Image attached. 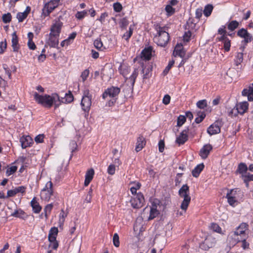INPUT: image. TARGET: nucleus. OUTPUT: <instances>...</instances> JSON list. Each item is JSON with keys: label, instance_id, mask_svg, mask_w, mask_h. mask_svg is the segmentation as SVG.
<instances>
[{"label": "nucleus", "instance_id": "f257e3e1", "mask_svg": "<svg viewBox=\"0 0 253 253\" xmlns=\"http://www.w3.org/2000/svg\"><path fill=\"white\" fill-rule=\"evenodd\" d=\"M34 96L38 103L47 108H50L54 104V107L56 108L60 105L58 101H60V97L56 93L52 94L51 95L47 94L41 95L36 92L34 94Z\"/></svg>", "mask_w": 253, "mask_h": 253}, {"label": "nucleus", "instance_id": "f03ea898", "mask_svg": "<svg viewBox=\"0 0 253 253\" xmlns=\"http://www.w3.org/2000/svg\"><path fill=\"white\" fill-rule=\"evenodd\" d=\"M156 30L157 34L154 37V41L158 45L165 46L169 41V34L164 30L163 27L157 26Z\"/></svg>", "mask_w": 253, "mask_h": 253}, {"label": "nucleus", "instance_id": "7ed1b4c3", "mask_svg": "<svg viewBox=\"0 0 253 253\" xmlns=\"http://www.w3.org/2000/svg\"><path fill=\"white\" fill-rule=\"evenodd\" d=\"M248 224L246 223H241L236 229V231L230 233L228 239L234 240L232 244L235 245L240 241V238L247 237L245 232L248 229Z\"/></svg>", "mask_w": 253, "mask_h": 253}, {"label": "nucleus", "instance_id": "20e7f679", "mask_svg": "<svg viewBox=\"0 0 253 253\" xmlns=\"http://www.w3.org/2000/svg\"><path fill=\"white\" fill-rule=\"evenodd\" d=\"M178 195L181 198H183L180 208L185 212L191 201L189 186L187 184L183 185L179 190Z\"/></svg>", "mask_w": 253, "mask_h": 253}, {"label": "nucleus", "instance_id": "39448f33", "mask_svg": "<svg viewBox=\"0 0 253 253\" xmlns=\"http://www.w3.org/2000/svg\"><path fill=\"white\" fill-rule=\"evenodd\" d=\"M52 197H55L53 190V184L51 181H48L45 187L42 190L41 198L42 200L48 202Z\"/></svg>", "mask_w": 253, "mask_h": 253}, {"label": "nucleus", "instance_id": "423d86ee", "mask_svg": "<svg viewBox=\"0 0 253 253\" xmlns=\"http://www.w3.org/2000/svg\"><path fill=\"white\" fill-rule=\"evenodd\" d=\"M59 1L56 0H50L46 3L42 9V14L44 16H48L50 13L58 5Z\"/></svg>", "mask_w": 253, "mask_h": 253}, {"label": "nucleus", "instance_id": "0eeeda50", "mask_svg": "<svg viewBox=\"0 0 253 253\" xmlns=\"http://www.w3.org/2000/svg\"><path fill=\"white\" fill-rule=\"evenodd\" d=\"M128 70L129 69L128 68H125L123 70L122 74L126 78V81L128 83H129L130 85L133 87L135 82V79L138 75V71L136 69H134L131 75L128 77L127 75Z\"/></svg>", "mask_w": 253, "mask_h": 253}, {"label": "nucleus", "instance_id": "6e6552de", "mask_svg": "<svg viewBox=\"0 0 253 253\" xmlns=\"http://www.w3.org/2000/svg\"><path fill=\"white\" fill-rule=\"evenodd\" d=\"M131 206L133 208L139 209L141 208L144 203V198L142 194L138 193L135 197L130 200Z\"/></svg>", "mask_w": 253, "mask_h": 253}, {"label": "nucleus", "instance_id": "1a4fd4ad", "mask_svg": "<svg viewBox=\"0 0 253 253\" xmlns=\"http://www.w3.org/2000/svg\"><path fill=\"white\" fill-rule=\"evenodd\" d=\"M216 243L215 239L211 236H208L204 241L200 245V248L204 250H208L214 246Z\"/></svg>", "mask_w": 253, "mask_h": 253}, {"label": "nucleus", "instance_id": "9d476101", "mask_svg": "<svg viewBox=\"0 0 253 253\" xmlns=\"http://www.w3.org/2000/svg\"><path fill=\"white\" fill-rule=\"evenodd\" d=\"M120 92V89L117 87L112 86L107 89L102 94L103 99H106L108 96L114 98L117 96Z\"/></svg>", "mask_w": 253, "mask_h": 253}, {"label": "nucleus", "instance_id": "9b49d317", "mask_svg": "<svg viewBox=\"0 0 253 253\" xmlns=\"http://www.w3.org/2000/svg\"><path fill=\"white\" fill-rule=\"evenodd\" d=\"M63 23L60 20H56L51 25L50 29L51 35H54L59 36L61 33Z\"/></svg>", "mask_w": 253, "mask_h": 253}, {"label": "nucleus", "instance_id": "f8f14e48", "mask_svg": "<svg viewBox=\"0 0 253 253\" xmlns=\"http://www.w3.org/2000/svg\"><path fill=\"white\" fill-rule=\"evenodd\" d=\"M221 122L216 121L211 125L207 129V132L210 135H214L220 132Z\"/></svg>", "mask_w": 253, "mask_h": 253}, {"label": "nucleus", "instance_id": "ddd939ff", "mask_svg": "<svg viewBox=\"0 0 253 253\" xmlns=\"http://www.w3.org/2000/svg\"><path fill=\"white\" fill-rule=\"evenodd\" d=\"M91 99V97H82L81 103L82 110L87 114H88L90 109Z\"/></svg>", "mask_w": 253, "mask_h": 253}, {"label": "nucleus", "instance_id": "4468645a", "mask_svg": "<svg viewBox=\"0 0 253 253\" xmlns=\"http://www.w3.org/2000/svg\"><path fill=\"white\" fill-rule=\"evenodd\" d=\"M59 37L58 36L49 34L46 44L51 47H57L59 43Z\"/></svg>", "mask_w": 253, "mask_h": 253}, {"label": "nucleus", "instance_id": "2eb2a0df", "mask_svg": "<svg viewBox=\"0 0 253 253\" xmlns=\"http://www.w3.org/2000/svg\"><path fill=\"white\" fill-rule=\"evenodd\" d=\"M212 149V147L211 144L205 145L200 150L199 155L203 159H205L208 157Z\"/></svg>", "mask_w": 253, "mask_h": 253}, {"label": "nucleus", "instance_id": "dca6fc26", "mask_svg": "<svg viewBox=\"0 0 253 253\" xmlns=\"http://www.w3.org/2000/svg\"><path fill=\"white\" fill-rule=\"evenodd\" d=\"M152 69V66L149 63H147L145 66L143 64L142 73L143 74V79H148L151 76V71Z\"/></svg>", "mask_w": 253, "mask_h": 253}, {"label": "nucleus", "instance_id": "f3484780", "mask_svg": "<svg viewBox=\"0 0 253 253\" xmlns=\"http://www.w3.org/2000/svg\"><path fill=\"white\" fill-rule=\"evenodd\" d=\"M187 133V131L186 130H183L180 133L179 135L177 137L175 141L176 143L179 145H183L188 140V135Z\"/></svg>", "mask_w": 253, "mask_h": 253}, {"label": "nucleus", "instance_id": "a211bd4d", "mask_svg": "<svg viewBox=\"0 0 253 253\" xmlns=\"http://www.w3.org/2000/svg\"><path fill=\"white\" fill-rule=\"evenodd\" d=\"M248 107L249 103L247 101L240 102L236 105L238 113L241 115H243L248 110Z\"/></svg>", "mask_w": 253, "mask_h": 253}, {"label": "nucleus", "instance_id": "6ab92c4d", "mask_svg": "<svg viewBox=\"0 0 253 253\" xmlns=\"http://www.w3.org/2000/svg\"><path fill=\"white\" fill-rule=\"evenodd\" d=\"M94 170L93 169H90L86 172L84 185L87 186L93 178Z\"/></svg>", "mask_w": 253, "mask_h": 253}, {"label": "nucleus", "instance_id": "aec40b11", "mask_svg": "<svg viewBox=\"0 0 253 253\" xmlns=\"http://www.w3.org/2000/svg\"><path fill=\"white\" fill-rule=\"evenodd\" d=\"M185 51L183 48L182 45L177 44L175 47L173 52L174 56H178L181 58H184L185 56Z\"/></svg>", "mask_w": 253, "mask_h": 253}, {"label": "nucleus", "instance_id": "412c9836", "mask_svg": "<svg viewBox=\"0 0 253 253\" xmlns=\"http://www.w3.org/2000/svg\"><path fill=\"white\" fill-rule=\"evenodd\" d=\"M152 48L149 46L147 48H145L141 52V58L146 60H149L152 56Z\"/></svg>", "mask_w": 253, "mask_h": 253}, {"label": "nucleus", "instance_id": "4be33fe9", "mask_svg": "<svg viewBox=\"0 0 253 253\" xmlns=\"http://www.w3.org/2000/svg\"><path fill=\"white\" fill-rule=\"evenodd\" d=\"M31 206L34 213H39L41 211L42 207L40 205L36 197H34L31 201Z\"/></svg>", "mask_w": 253, "mask_h": 253}, {"label": "nucleus", "instance_id": "5701e85b", "mask_svg": "<svg viewBox=\"0 0 253 253\" xmlns=\"http://www.w3.org/2000/svg\"><path fill=\"white\" fill-rule=\"evenodd\" d=\"M242 93L243 96L248 97L249 101H253V84L248 88L244 89Z\"/></svg>", "mask_w": 253, "mask_h": 253}, {"label": "nucleus", "instance_id": "b1692460", "mask_svg": "<svg viewBox=\"0 0 253 253\" xmlns=\"http://www.w3.org/2000/svg\"><path fill=\"white\" fill-rule=\"evenodd\" d=\"M11 42L13 51L14 52H17L19 48V46L18 44V39L15 32L12 34Z\"/></svg>", "mask_w": 253, "mask_h": 253}, {"label": "nucleus", "instance_id": "393cba45", "mask_svg": "<svg viewBox=\"0 0 253 253\" xmlns=\"http://www.w3.org/2000/svg\"><path fill=\"white\" fill-rule=\"evenodd\" d=\"M20 142L22 147L23 148H26L30 146V144L32 142V139L29 136H26L25 137L23 136L20 138Z\"/></svg>", "mask_w": 253, "mask_h": 253}, {"label": "nucleus", "instance_id": "a878e982", "mask_svg": "<svg viewBox=\"0 0 253 253\" xmlns=\"http://www.w3.org/2000/svg\"><path fill=\"white\" fill-rule=\"evenodd\" d=\"M25 191V188L24 186H19L16 187L13 190H8L7 191V197H13L17 193L21 192L24 193Z\"/></svg>", "mask_w": 253, "mask_h": 253}, {"label": "nucleus", "instance_id": "bb28decb", "mask_svg": "<svg viewBox=\"0 0 253 253\" xmlns=\"http://www.w3.org/2000/svg\"><path fill=\"white\" fill-rule=\"evenodd\" d=\"M240 49L242 52H238L234 59L235 64L237 66L240 65L243 60V53L242 52L244 50V47H241Z\"/></svg>", "mask_w": 253, "mask_h": 253}, {"label": "nucleus", "instance_id": "cd10ccee", "mask_svg": "<svg viewBox=\"0 0 253 253\" xmlns=\"http://www.w3.org/2000/svg\"><path fill=\"white\" fill-rule=\"evenodd\" d=\"M74 99L73 96L72 94L71 93V92L69 91V93H66L64 97H61L60 98V101H58L59 102L58 103H60L61 102L63 103H70L72 101H73Z\"/></svg>", "mask_w": 253, "mask_h": 253}, {"label": "nucleus", "instance_id": "c85d7f7f", "mask_svg": "<svg viewBox=\"0 0 253 253\" xmlns=\"http://www.w3.org/2000/svg\"><path fill=\"white\" fill-rule=\"evenodd\" d=\"M204 168V165L203 164L197 165L192 171V175L195 177H198L201 172L203 170Z\"/></svg>", "mask_w": 253, "mask_h": 253}, {"label": "nucleus", "instance_id": "c756f323", "mask_svg": "<svg viewBox=\"0 0 253 253\" xmlns=\"http://www.w3.org/2000/svg\"><path fill=\"white\" fill-rule=\"evenodd\" d=\"M145 145V142L144 141V138L142 136L139 137L137 139V145L135 147L136 151H140Z\"/></svg>", "mask_w": 253, "mask_h": 253}, {"label": "nucleus", "instance_id": "7c9ffc66", "mask_svg": "<svg viewBox=\"0 0 253 253\" xmlns=\"http://www.w3.org/2000/svg\"><path fill=\"white\" fill-rule=\"evenodd\" d=\"M11 216L23 219L26 217V214L23 211L19 209L15 210L14 212L11 214Z\"/></svg>", "mask_w": 253, "mask_h": 253}, {"label": "nucleus", "instance_id": "2f4dec72", "mask_svg": "<svg viewBox=\"0 0 253 253\" xmlns=\"http://www.w3.org/2000/svg\"><path fill=\"white\" fill-rule=\"evenodd\" d=\"M248 169L247 165L243 163H240L238 167V171L240 173L242 174V176H243V174L247 173Z\"/></svg>", "mask_w": 253, "mask_h": 253}, {"label": "nucleus", "instance_id": "473e14b6", "mask_svg": "<svg viewBox=\"0 0 253 253\" xmlns=\"http://www.w3.org/2000/svg\"><path fill=\"white\" fill-rule=\"evenodd\" d=\"M67 212H65L63 210H61L59 218V224L60 226H61L64 224L65 219L67 216Z\"/></svg>", "mask_w": 253, "mask_h": 253}, {"label": "nucleus", "instance_id": "72a5a7b5", "mask_svg": "<svg viewBox=\"0 0 253 253\" xmlns=\"http://www.w3.org/2000/svg\"><path fill=\"white\" fill-rule=\"evenodd\" d=\"M244 182L246 183V186H248V182L250 181H253V174H251L250 173H246L245 174H243V176H242Z\"/></svg>", "mask_w": 253, "mask_h": 253}, {"label": "nucleus", "instance_id": "f704fd0d", "mask_svg": "<svg viewBox=\"0 0 253 253\" xmlns=\"http://www.w3.org/2000/svg\"><path fill=\"white\" fill-rule=\"evenodd\" d=\"M213 6L211 4H208L205 7L203 13L206 17L209 16L212 11Z\"/></svg>", "mask_w": 253, "mask_h": 253}, {"label": "nucleus", "instance_id": "c9c22d12", "mask_svg": "<svg viewBox=\"0 0 253 253\" xmlns=\"http://www.w3.org/2000/svg\"><path fill=\"white\" fill-rule=\"evenodd\" d=\"M159 214V211L157 210L156 207H153L151 208L150 211V215L148 217L149 220H151L154 218Z\"/></svg>", "mask_w": 253, "mask_h": 253}, {"label": "nucleus", "instance_id": "e433bc0d", "mask_svg": "<svg viewBox=\"0 0 253 253\" xmlns=\"http://www.w3.org/2000/svg\"><path fill=\"white\" fill-rule=\"evenodd\" d=\"M239 26V22L236 20H233L231 21L228 25V29L231 31H234Z\"/></svg>", "mask_w": 253, "mask_h": 253}, {"label": "nucleus", "instance_id": "4c0bfd02", "mask_svg": "<svg viewBox=\"0 0 253 253\" xmlns=\"http://www.w3.org/2000/svg\"><path fill=\"white\" fill-rule=\"evenodd\" d=\"M53 208L52 204L47 205L44 208L43 211L46 219H47L48 214H50L51 211Z\"/></svg>", "mask_w": 253, "mask_h": 253}, {"label": "nucleus", "instance_id": "58836bf2", "mask_svg": "<svg viewBox=\"0 0 253 253\" xmlns=\"http://www.w3.org/2000/svg\"><path fill=\"white\" fill-rule=\"evenodd\" d=\"M165 10L167 12V14L168 16L172 15L175 12V8H173L171 5L169 4L166 5Z\"/></svg>", "mask_w": 253, "mask_h": 253}, {"label": "nucleus", "instance_id": "ea45409f", "mask_svg": "<svg viewBox=\"0 0 253 253\" xmlns=\"http://www.w3.org/2000/svg\"><path fill=\"white\" fill-rule=\"evenodd\" d=\"M198 117L195 118V122L197 124H199L204 120L206 117V115L204 112H199L197 113Z\"/></svg>", "mask_w": 253, "mask_h": 253}, {"label": "nucleus", "instance_id": "a19ab883", "mask_svg": "<svg viewBox=\"0 0 253 253\" xmlns=\"http://www.w3.org/2000/svg\"><path fill=\"white\" fill-rule=\"evenodd\" d=\"M27 13L26 12H19L17 13L16 17L19 22H22L27 17Z\"/></svg>", "mask_w": 253, "mask_h": 253}, {"label": "nucleus", "instance_id": "79ce46f5", "mask_svg": "<svg viewBox=\"0 0 253 253\" xmlns=\"http://www.w3.org/2000/svg\"><path fill=\"white\" fill-rule=\"evenodd\" d=\"M174 63V61L173 60H172L169 62L168 66L166 67L163 71V75L164 76L166 75L168 73L172 66L173 65Z\"/></svg>", "mask_w": 253, "mask_h": 253}, {"label": "nucleus", "instance_id": "37998d69", "mask_svg": "<svg viewBox=\"0 0 253 253\" xmlns=\"http://www.w3.org/2000/svg\"><path fill=\"white\" fill-rule=\"evenodd\" d=\"M113 244L116 247H119L120 246L119 237L117 233H115L113 237Z\"/></svg>", "mask_w": 253, "mask_h": 253}, {"label": "nucleus", "instance_id": "c03bdc74", "mask_svg": "<svg viewBox=\"0 0 253 253\" xmlns=\"http://www.w3.org/2000/svg\"><path fill=\"white\" fill-rule=\"evenodd\" d=\"M186 121V117L183 115H180L177 120V126H181Z\"/></svg>", "mask_w": 253, "mask_h": 253}, {"label": "nucleus", "instance_id": "a18cd8bd", "mask_svg": "<svg viewBox=\"0 0 253 253\" xmlns=\"http://www.w3.org/2000/svg\"><path fill=\"white\" fill-rule=\"evenodd\" d=\"M113 8L115 12H120L122 11L123 6L120 2H117L113 4Z\"/></svg>", "mask_w": 253, "mask_h": 253}, {"label": "nucleus", "instance_id": "49530a36", "mask_svg": "<svg viewBox=\"0 0 253 253\" xmlns=\"http://www.w3.org/2000/svg\"><path fill=\"white\" fill-rule=\"evenodd\" d=\"M187 24L189 29H194L196 27V23L193 18H190L187 22Z\"/></svg>", "mask_w": 253, "mask_h": 253}, {"label": "nucleus", "instance_id": "de8ad7c7", "mask_svg": "<svg viewBox=\"0 0 253 253\" xmlns=\"http://www.w3.org/2000/svg\"><path fill=\"white\" fill-rule=\"evenodd\" d=\"M210 227H211V229L214 232H216L217 233H220V232L221 231V228L216 223H211Z\"/></svg>", "mask_w": 253, "mask_h": 253}, {"label": "nucleus", "instance_id": "09e8293b", "mask_svg": "<svg viewBox=\"0 0 253 253\" xmlns=\"http://www.w3.org/2000/svg\"><path fill=\"white\" fill-rule=\"evenodd\" d=\"M17 168L16 166H13L7 169L6 173L7 176H9L14 173L17 170Z\"/></svg>", "mask_w": 253, "mask_h": 253}, {"label": "nucleus", "instance_id": "8fccbe9b", "mask_svg": "<svg viewBox=\"0 0 253 253\" xmlns=\"http://www.w3.org/2000/svg\"><path fill=\"white\" fill-rule=\"evenodd\" d=\"M207 105L206 100H201L197 102V106L200 109H204Z\"/></svg>", "mask_w": 253, "mask_h": 253}, {"label": "nucleus", "instance_id": "3c124183", "mask_svg": "<svg viewBox=\"0 0 253 253\" xmlns=\"http://www.w3.org/2000/svg\"><path fill=\"white\" fill-rule=\"evenodd\" d=\"M11 15L9 13L4 14L2 15V20L3 22L5 23H9L11 21Z\"/></svg>", "mask_w": 253, "mask_h": 253}, {"label": "nucleus", "instance_id": "603ef678", "mask_svg": "<svg viewBox=\"0 0 253 253\" xmlns=\"http://www.w3.org/2000/svg\"><path fill=\"white\" fill-rule=\"evenodd\" d=\"M248 34L247 30L244 28L239 30L237 32V35L242 38H244Z\"/></svg>", "mask_w": 253, "mask_h": 253}, {"label": "nucleus", "instance_id": "864d4df0", "mask_svg": "<svg viewBox=\"0 0 253 253\" xmlns=\"http://www.w3.org/2000/svg\"><path fill=\"white\" fill-rule=\"evenodd\" d=\"M70 150L71 151L72 153H73L77 149V144L76 142L74 140H72L70 142Z\"/></svg>", "mask_w": 253, "mask_h": 253}, {"label": "nucleus", "instance_id": "5fc2aeb1", "mask_svg": "<svg viewBox=\"0 0 253 253\" xmlns=\"http://www.w3.org/2000/svg\"><path fill=\"white\" fill-rule=\"evenodd\" d=\"M246 237H243V238H240V241L242 242V247L243 249H246L249 248V244L247 243L246 241Z\"/></svg>", "mask_w": 253, "mask_h": 253}, {"label": "nucleus", "instance_id": "6e6d98bb", "mask_svg": "<svg viewBox=\"0 0 253 253\" xmlns=\"http://www.w3.org/2000/svg\"><path fill=\"white\" fill-rule=\"evenodd\" d=\"M94 46L98 49H101L103 46V43L100 39H96L94 42Z\"/></svg>", "mask_w": 253, "mask_h": 253}, {"label": "nucleus", "instance_id": "4d7b16f0", "mask_svg": "<svg viewBox=\"0 0 253 253\" xmlns=\"http://www.w3.org/2000/svg\"><path fill=\"white\" fill-rule=\"evenodd\" d=\"M87 14V12L85 10L83 11H78L76 14V17L78 19H82Z\"/></svg>", "mask_w": 253, "mask_h": 253}, {"label": "nucleus", "instance_id": "13d9d810", "mask_svg": "<svg viewBox=\"0 0 253 253\" xmlns=\"http://www.w3.org/2000/svg\"><path fill=\"white\" fill-rule=\"evenodd\" d=\"M116 170V168L114 165H110L107 169V172L110 175H113Z\"/></svg>", "mask_w": 253, "mask_h": 253}, {"label": "nucleus", "instance_id": "bf43d9fd", "mask_svg": "<svg viewBox=\"0 0 253 253\" xmlns=\"http://www.w3.org/2000/svg\"><path fill=\"white\" fill-rule=\"evenodd\" d=\"M191 35H192L191 32L189 30L186 32L185 33L184 35H183L184 41L186 42H188L190 40Z\"/></svg>", "mask_w": 253, "mask_h": 253}, {"label": "nucleus", "instance_id": "052dcab7", "mask_svg": "<svg viewBox=\"0 0 253 253\" xmlns=\"http://www.w3.org/2000/svg\"><path fill=\"white\" fill-rule=\"evenodd\" d=\"M132 34V29L129 28V31L126 32L123 35V38L127 41Z\"/></svg>", "mask_w": 253, "mask_h": 253}, {"label": "nucleus", "instance_id": "680f3d73", "mask_svg": "<svg viewBox=\"0 0 253 253\" xmlns=\"http://www.w3.org/2000/svg\"><path fill=\"white\" fill-rule=\"evenodd\" d=\"M228 199V202L231 206H234V204L237 201V197H233L230 196H227Z\"/></svg>", "mask_w": 253, "mask_h": 253}, {"label": "nucleus", "instance_id": "e2e57ef3", "mask_svg": "<svg viewBox=\"0 0 253 253\" xmlns=\"http://www.w3.org/2000/svg\"><path fill=\"white\" fill-rule=\"evenodd\" d=\"M92 190L91 189H89L88 194H87L85 199L84 200V202L87 203H90L92 199Z\"/></svg>", "mask_w": 253, "mask_h": 253}, {"label": "nucleus", "instance_id": "0e129e2a", "mask_svg": "<svg viewBox=\"0 0 253 253\" xmlns=\"http://www.w3.org/2000/svg\"><path fill=\"white\" fill-rule=\"evenodd\" d=\"M89 71L87 69L84 70L81 74V77L83 82H84L89 75Z\"/></svg>", "mask_w": 253, "mask_h": 253}, {"label": "nucleus", "instance_id": "69168bd1", "mask_svg": "<svg viewBox=\"0 0 253 253\" xmlns=\"http://www.w3.org/2000/svg\"><path fill=\"white\" fill-rule=\"evenodd\" d=\"M239 114L238 112V110L237 109V108L234 107L233 108L231 109L229 112L228 114L231 117L233 116H236L238 115V114Z\"/></svg>", "mask_w": 253, "mask_h": 253}, {"label": "nucleus", "instance_id": "338daca9", "mask_svg": "<svg viewBox=\"0 0 253 253\" xmlns=\"http://www.w3.org/2000/svg\"><path fill=\"white\" fill-rule=\"evenodd\" d=\"M231 46L230 41L228 39L224 42V48L226 51H228L230 50Z\"/></svg>", "mask_w": 253, "mask_h": 253}, {"label": "nucleus", "instance_id": "774afa93", "mask_svg": "<svg viewBox=\"0 0 253 253\" xmlns=\"http://www.w3.org/2000/svg\"><path fill=\"white\" fill-rule=\"evenodd\" d=\"M6 40H5L4 42H0V53H2L4 52L6 48Z\"/></svg>", "mask_w": 253, "mask_h": 253}]
</instances>
